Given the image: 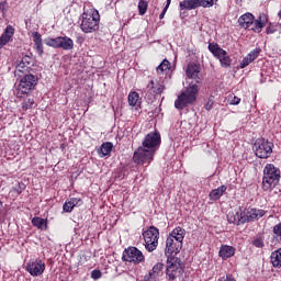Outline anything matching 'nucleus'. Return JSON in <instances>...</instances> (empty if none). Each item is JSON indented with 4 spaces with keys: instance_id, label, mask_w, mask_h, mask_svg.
Masks as SVG:
<instances>
[{
    "instance_id": "obj_39",
    "label": "nucleus",
    "mask_w": 281,
    "mask_h": 281,
    "mask_svg": "<svg viewBox=\"0 0 281 281\" xmlns=\"http://www.w3.org/2000/svg\"><path fill=\"white\" fill-rule=\"evenodd\" d=\"M25 190V184L19 182L16 187L13 188V191L18 194H21Z\"/></svg>"
},
{
    "instance_id": "obj_22",
    "label": "nucleus",
    "mask_w": 281,
    "mask_h": 281,
    "mask_svg": "<svg viewBox=\"0 0 281 281\" xmlns=\"http://www.w3.org/2000/svg\"><path fill=\"white\" fill-rule=\"evenodd\" d=\"M236 254V248L233 246L223 245L220 248V258L223 260H227V258H232Z\"/></svg>"
},
{
    "instance_id": "obj_10",
    "label": "nucleus",
    "mask_w": 281,
    "mask_h": 281,
    "mask_svg": "<svg viewBox=\"0 0 281 281\" xmlns=\"http://www.w3.org/2000/svg\"><path fill=\"white\" fill-rule=\"evenodd\" d=\"M32 67H34V58L32 56L25 55L21 58V60L16 61L14 76L21 78L23 75L30 74L32 71Z\"/></svg>"
},
{
    "instance_id": "obj_1",
    "label": "nucleus",
    "mask_w": 281,
    "mask_h": 281,
    "mask_svg": "<svg viewBox=\"0 0 281 281\" xmlns=\"http://www.w3.org/2000/svg\"><path fill=\"white\" fill-rule=\"evenodd\" d=\"M183 249V243L177 241L172 237H167L165 256H167V268L166 276L169 281H175L181 273H183V268L181 267V259L175 257L179 251Z\"/></svg>"
},
{
    "instance_id": "obj_27",
    "label": "nucleus",
    "mask_w": 281,
    "mask_h": 281,
    "mask_svg": "<svg viewBox=\"0 0 281 281\" xmlns=\"http://www.w3.org/2000/svg\"><path fill=\"white\" fill-rule=\"evenodd\" d=\"M180 10H196L199 3L196 0H183L179 3Z\"/></svg>"
},
{
    "instance_id": "obj_8",
    "label": "nucleus",
    "mask_w": 281,
    "mask_h": 281,
    "mask_svg": "<svg viewBox=\"0 0 281 281\" xmlns=\"http://www.w3.org/2000/svg\"><path fill=\"white\" fill-rule=\"evenodd\" d=\"M252 149L256 157H259V159H269V157H271V154L273 153V143L265 138H258L255 142Z\"/></svg>"
},
{
    "instance_id": "obj_9",
    "label": "nucleus",
    "mask_w": 281,
    "mask_h": 281,
    "mask_svg": "<svg viewBox=\"0 0 281 281\" xmlns=\"http://www.w3.org/2000/svg\"><path fill=\"white\" fill-rule=\"evenodd\" d=\"M44 43L48 47H54V49H64L65 52L74 49V40L69 36L47 37L44 40Z\"/></svg>"
},
{
    "instance_id": "obj_13",
    "label": "nucleus",
    "mask_w": 281,
    "mask_h": 281,
    "mask_svg": "<svg viewBox=\"0 0 281 281\" xmlns=\"http://www.w3.org/2000/svg\"><path fill=\"white\" fill-rule=\"evenodd\" d=\"M26 271L30 272L34 278L38 276H43L45 271V262L41 259H36L35 261H31L26 265Z\"/></svg>"
},
{
    "instance_id": "obj_40",
    "label": "nucleus",
    "mask_w": 281,
    "mask_h": 281,
    "mask_svg": "<svg viewBox=\"0 0 281 281\" xmlns=\"http://www.w3.org/2000/svg\"><path fill=\"white\" fill-rule=\"evenodd\" d=\"M70 202L72 203L74 207H80V205H82V201L79 198H71Z\"/></svg>"
},
{
    "instance_id": "obj_16",
    "label": "nucleus",
    "mask_w": 281,
    "mask_h": 281,
    "mask_svg": "<svg viewBox=\"0 0 281 281\" xmlns=\"http://www.w3.org/2000/svg\"><path fill=\"white\" fill-rule=\"evenodd\" d=\"M227 221L234 225L245 224V211H243V209H238L236 212H229L227 214Z\"/></svg>"
},
{
    "instance_id": "obj_33",
    "label": "nucleus",
    "mask_w": 281,
    "mask_h": 281,
    "mask_svg": "<svg viewBox=\"0 0 281 281\" xmlns=\"http://www.w3.org/2000/svg\"><path fill=\"white\" fill-rule=\"evenodd\" d=\"M147 10H148V2L146 0H139V2H138L139 15L144 16V14H146Z\"/></svg>"
},
{
    "instance_id": "obj_44",
    "label": "nucleus",
    "mask_w": 281,
    "mask_h": 281,
    "mask_svg": "<svg viewBox=\"0 0 281 281\" xmlns=\"http://www.w3.org/2000/svg\"><path fill=\"white\" fill-rule=\"evenodd\" d=\"M7 2H0V11L5 12Z\"/></svg>"
},
{
    "instance_id": "obj_41",
    "label": "nucleus",
    "mask_w": 281,
    "mask_h": 281,
    "mask_svg": "<svg viewBox=\"0 0 281 281\" xmlns=\"http://www.w3.org/2000/svg\"><path fill=\"white\" fill-rule=\"evenodd\" d=\"M91 278L93 280H100V278H102V272L100 270H93L91 272Z\"/></svg>"
},
{
    "instance_id": "obj_32",
    "label": "nucleus",
    "mask_w": 281,
    "mask_h": 281,
    "mask_svg": "<svg viewBox=\"0 0 281 281\" xmlns=\"http://www.w3.org/2000/svg\"><path fill=\"white\" fill-rule=\"evenodd\" d=\"M157 74H164V71H170V61L164 59L161 64L156 68Z\"/></svg>"
},
{
    "instance_id": "obj_19",
    "label": "nucleus",
    "mask_w": 281,
    "mask_h": 281,
    "mask_svg": "<svg viewBox=\"0 0 281 281\" xmlns=\"http://www.w3.org/2000/svg\"><path fill=\"white\" fill-rule=\"evenodd\" d=\"M161 271H164V263H156L153 269L144 277V281H155L159 278Z\"/></svg>"
},
{
    "instance_id": "obj_14",
    "label": "nucleus",
    "mask_w": 281,
    "mask_h": 281,
    "mask_svg": "<svg viewBox=\"0 0 281 281\" xmlns=\"http://www.w3.org/2000/svg\"><path fill=\"white\" fill-rule=\"evenodd\" d=\"M267 214V211L260 209H245L244 221L245 223H251V221H258Z\"/></svg>"
},
{
    "instance_id": "obj_3",
    "label": "nucleus",
    "mask_w": 281,
    "mask_h": 281,
    "mask_svg": "<svg viewBox=\"0 0 281 281\" xmlns=\"http://www.w3.org/2000/svg\"><path fill=\"white\" fill-rule=\"evenodd\" d=\"M81 30L85 34H91L100 30V12L97 9L90 8L83 11Z\"/></svg>"
},
{
    "instance_id": "obj_37",
    "label": "nucleus",
    "mask_w": 281,
    "mask_h": 281,
    "mask_svg": "<svg viewBox=\"0 0 281 281\" xmlns=\"http://www.w3.org/2000/svg\"><path fill=\"white\" fill-rule=\"evenodd\" d=\"M74 207L75 206H74L71 200H69V201L65 202L63 210H64V212H72Z\"/></svg>"
},
{
    "instance_id": "obj_47",
    "label": "nucleus",
    "mask_w": 281,
    "mask_h": 281,
    "mask_svg": "<svg viewBox=\"0 0 281 281\" xmlns=\"http://www.w3.org/2000/svg\"><path fill=\"white\" fill-rule=\"evenodd\" d=\"M267 33H268V34H271V32H269V30H267Z\"/></svg>"
},
{
    "instance_id": "obj_34",
    "label": "nucleus",
    "mask_w": 281,
    "mask_h": 281,
    "mask_svg": "<svg viewBox=\"0 0 281 281\" xmlns=\"http://www.w3.org/2000/svg\"><path fill=\"white\" fill-rule=\"evenodd\" d=\"M198 8H212L214 5V0H196Z\"/></svg>"
},
{
    "instance_id": "obj_36",
    "label": "nucleus",
    "mask_w": 281,
    "mask_h": 281,
    "mask_svg": "<svg viewBox=\"0 0 281 281\" xmlns=\"http://www.w3.org/2000/svg\"><path fill=\"white\" fill-rule=\"evenodd\" d=\"M34 106V99H29L22 103L23 111H27V109H32Z\"/></svg>"
},
{
    "instance_id": "obj_15",
    "label": "nucleus",
    "mask_w": 281,
    "mask_h": 281,
    "mask_svg": "<svg viewBox=\"0 0 281 281\" xmlns=\"http://www.w3.org/2000/svg\"><path fill=\"white\" fill-rule=\"evenodd\" d=\"M187 76L199 85V82H201V66L196 64H189L187 66Z\"/></svg>"
},
{
    "instance_id": "obj_23",
    "label": "nucleus",
    "mask_w": 281,
    "mask_h": 281,
    "mask_svg": "<svg viewBox=\"0 0 281 281\" xmlns=\"http://www.w3.org/2000/svg\"><path fill=\"white\" fill-rule=\"evenodd\" d=\"M168 238H172L173 240H177L179 243H183V238H186V229L181 228V227H176L170 235L168 236Z\"/></svg>"
},
{
    "instance_id": "obj_25",
    "label": "nucleus",
    "mask_w": 281,
    "mask_h": 281,
    "mask_svg": "<svg viewBox=\"0 0 281 281\" xmlns=\"http://www.w3.org/2000/svg\"><path fill=\"white\" fill-rule=\"evenodd\" d=\"M266 23H267V20L265 19V15L263 16L260 15L259 19L254 20V24L250 26L249 30L260 33L262 32V27H265Z\"/></svg>"
},
{
    "instance_id": "obj_42",
    "label": "nucleus",
    "mask_w": 281,
    "mask_h": 281,
    "mask_svg": "<svg viewBox=\"0 0 281 281\" xmlns=\"http://www.w3.org/2000/svg\"><path fill=\"white\" fill-rule=\"evenodd\" d=\"M229 104L237 105L240 104V98L236 95H231L229 98Z\"/></svg>"
},
{
    "instance_id": "obj_12",
    "label": "nucleus",
    "mask_w": 281,
    "mask_h": 281,
    "mask_svg": "<svg viewBox=\"0 0 281 281\" xmlns=\"http://www.w3.org/2000/svg\"><path fill=\"white\" fill-rule=\"evenodd\" d=\"M123 260L125 262H133L134 265H139V262H144L146 258L144 257V252L137 249V247H128L123 251Z\"/></svg>"
},
{
    "instance_id": "obj_6",
    "label": "nucleus",
    "mask_w": 281,
    "mask_h": 281,
    "mask_svg": "<svg viewBox=\"0 0 281 281\" xmlns=\"http://www.w3.org/2000/svg\"><path fill=\"white\" fill-rule=\"evenodd\" d=\"M36 85H38V77L29 74L26 76H24L15 90V95L16 98H23V95H30V93H32V91H34Z\"/></svg>"
},
{
    "instance_id": "obj_7",
    "label": "nucleus",
    "mask_w": 281,
    "mask_h": 281,
    "mask_svg": "<svg viewBox=\"0 0 281 281\" xmlns=\"http://www.w3.org/2000/svg\"><path fill=\"white\" fill-rule=\"evenodd\" d=\"M143 238L145 243V249L149 252L155 251L159 245V228L155 226L148 227L143 232Z\"/></svg>"
},
{
    "instance_id": "obj_43",
    "label": "nucleus",
    "mask_w": 281,
    "mask_h": 281,
    "mask_svg": "<svg viewBox=\"0 0 281 281\" xmlns=\"http://www.w3.org/2000/svg\"><path fill=\"white\" fill-rule=\"evenodd\" d=\"M169 8H170V4H168V2H167V4L165 5L162 12L159 15V19H164L166 16V12H168Z\"/></svg>"
},
{
    "instance_id": "obj_5",
    "label": "nucleus",
    "mask_w": 281,
    "mask_h": 281,
    "mask_svg": "<svg viewBox=\"0 0 281 281\" xmlns=\"http://www.w3.org/2000/svg\"><path fill=\"white\" fill-rule=\"evenodd\" d=\"M280 182V169L276 168L273 164H267L263 168L262 188L269 192Z\"/></svg>"
},
{
    "instance_id": "obj_35",
    "label": "nucleus",
    "mask_w": 281,
    "mask_h": 281,
    "mask_svg": "<svg viewBox=\"0 0 281 281\" xmlns=\"http://www.w3.org/2000/svg\"><path fill=\"white\" fill-rule=\"evenodd\" d=\"M252 245H254V247H257L258 249H262V247H265V239H262V237H256L252 240Z\"/></svg>"
},
{
    "instance_id": "obj_18",
    "label": "nucleus",
    "mask_w": 281,
    "mask_h": 281,
    "mask_svg": "<svg viewBox=\"0 0 281 281\" xmlns=\"http://www.w3.org/2000/svg\"><path fill=\"white\" fill-rule=\"evenodd\" d=\"M14 36V27L12 25H8L0 36V49L2 47H5L10 41H12V37Z\"/></svg>"
},
{
    "instance_id": "obj_26",
    "label": "nucleus",
    "mask_w": 281,
    "mask_h": 281,
    "mask_svg": "<svg viewBox=\"0 0 281 281\" xmlns=\"http://www.w3.org/2000/svg\"><path fill=\"white\" fill-rule=\"evenodd\" d=\"M226 191H227V186H221L220 188L211 191L210 199L212 201H218V199H221Z\"/></svg>"
},
{
    "instance_id": "obj_46",
    "label": "nucleus",
    "mask_w": 281,
    "mask_h": 281,
    "mask_svg": "<svg viewBox=\"0 0 281 281\" xmlns=\"http://www.w3.org/2000/svg\"><path fill=\"white\" fill-rule=\"evenodd\" d=\"M168 5H170V3H172V0H167Z\"/></svg>"
},
{
    "instance_id": "obj_31",
    "label": "nucleus",
    "mask_w": 281,
    "mask_h": 281,
    "mask_svg": "<svg viewBox=\"0 0 281 281\" xmlns=\"http://www.w3.org/2000/svg\"><path fill=\"white\" fill-rule=\"evenodd\" d=\"M127 100L130 106H137V103L139 102V93L135 91L130 92Z\"/></svg>"
},
{
    "instance_id": "obj_17",
    "label": "nucleus",
    "mask_w": 281,
    "mask_h": 281,
    "mask_svg": "<svg viewBox=\"0 0 281 281\" xmlns=\"http://www.w3.org/2000/svg\"><path fill=\"white\" fill-rule=\"evenodd\" d=\"M147 90L154 95H161L166 90V86L164 85V81L150 80L147 85Z\"/></svg>"
},
{
    "instance_id": "obj_21",
    "label": "nucleus",
    "mask_w": 281,
    "mask_h": 281,
    "mask_svg": "<svg viewBox=\"0 0 281 281\" xmlns=\"http://www.w3.org/2000/svg\"><path fill=\"white\" fill-rule=\"evenodd\" d=\"M238 23H239L240 27H244V30H250L251 25H254V14L246 13V14L241 15L238 19Z\"/></svg>"
},
{
    "instance_id": "obj_11",
    "label": "nucleus",
    "mask_w": 281,
    "mask_h": 281,
    "mask_svg": "<svg viewBox=\"0 0 281 281\" xmlns=\"http://www.w3.org/2000/svg\"><path fill=\"white\" fill-rule=\"evenodd\" d=\"M209 50L211 52V54H213V56H215V58H218L222 67H229L232 65V59L229 58V55L225 49L221 48L218 44L210 43Z\"/></svg>"
},
{
    "instance_id": "obj_28",
    "label": "nucleus",
    "mask_w": 281,
    "mask_h": 281,
    "mask_svg": "<svg viewBox=\"0 0 281 281\" xmlns=\"http://www.w3.org/2000/svg\"><path fill=\"white\" fill-rule=\"evenodd\" d=\"M32 225H34V227H37V229H42L43 232H46L48 222L47 220L42 217H33Z\"/></svg>"
},
{
    "instance_id": "obj_45",
    "label": "nucleus",
    "mask_w": 281,
    "mask_h": 281,
    "mask_svg": "<svg viewBox=\"0 0 281 281\" xmlns=\"http://www.w3.org/2000/svg\"><path fill=\"white\" fill-rule=\"evenodd\" d=\"M212 109V103L206 105V111H210Z\"/></svg>"
},
{
    "instance_id": "obj_30",
    "label": "nucleus",
    "mask_w": 281,
    "mask_h": 281,
    "mask_svg": "<svg viewBox=\"0 0 281 281\" xmlns=\"http://www.w3.org/2000/svg\"><path fill=\"white\" fill-rule=\"evenodd\" d=\"M271 263L277 269L281 268V248L271 254Z\"/></svg>"
},
{
    "instance_id": "obj_4",
    "label": "nucleus",
    "mask_w": 281,
    "mask_h": 281,
    "mask_svg": "<svg viewBox=\"0 0 281 281\" xmlns=\"http://www.w3.org/2000/svg\"><path fill=\"white\" fill-rule=\"evenodd\" d=\"M199 94V86L196 83H191L184 91L178 95L177 100L175 101V106L179 111H183L186 106L189 104H194L196 102V95Z\"/></svg>"
},
{
    "instance_id": "obj_29",
    "label": "nucleus",
    "mask_w": 281,
    "mask_h": 281,
    "mask_svg": "<svg viewBox=\"0 0 281 281\" xmlns=\"http://www.w3.org/2000/svg\"><path fill=\"white\" fill-rule=\"evenodd\" d=\"M113 150V143H103L98 149V154L101 155V157H106V155H111V151Z\"/></svg>"
},
{
    "instance_id": "obj_24",
    "label": "nucleus",
    "mask_w": 281,
    "mask_h": 281,
    "mask_svg": "<svg viewBox=\"0 0 281 281\" xmlns=\"http://www.w3.org/2000/svg\"><path fill=\"white\" fill-rule=\"evenodd\" d=\"M33 42H34L37 54L40 56H43V37L41 36V33L38 32L33 33Z\"/></svg>"
},
{
    "instance_id": "obj_2",
    "label": "nucleus",
    "mask_w": 281,
    "mask_h": 281,
    "mask_svg": "<svg viewBox=\"0 0 281 281\" xmlns=\"http://www.w3.org/2000/svg\"><path fill=\"white\" fill-rule=\"evenodd\" d=\"M161 144V134L158 132H151L145 136L142 146H139L133 156L135 164H140L142 166H149Z\"/></svg>"
},
{
    "instance_id": "obj_38",
    "label": "nucleus",
    "mask_w": 281,
    "mask_h": 281,
    "mask_svg": "<svg viewBox=\"0 0 281 281\" xmlns=\"http://www.w3.org/2000/svg\"><path fill=\"white\" fill-rule=\"evenodd\" d=\"M273 234H274V236H277V238H280V240H281V223L274 225Z\"/></svg>"
},
{
    "instance_id": "obj_20",
    "label": "nucleus",
    "mask_w": 281,
    "mask_h": 281,
    "mask_svg": "<svg viewBox=\"0 0 281 281\" xmlns=\"http://www.w3.org/2000/svg\"><path fill=\"white\" fill-rule=\"evenodd\" d=\"M260 48H255L252 52H250L246 57L243 58L240 63V69H245V67H248V65H251L260 56Z\"/></svg>"
}]
</instances>
